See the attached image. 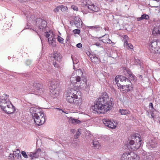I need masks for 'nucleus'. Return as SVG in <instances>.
Returning a JSON list of instances; mask_svg holds the SVG:
<instances>
[{
	"label": "nucleus",
	"mask_w": 160,
	"mask_h": 160,
	"mask_svg": "<svg viewBox=\"0 0 160 160\" xmlns=\"http://www.w3.org/2000/svg\"><path fill=\"white\" fill-rule=\"evenodd\" d=\"M113 105L112 98H109L106 92H102L96 103L92 106V112L95 113H105L110 110Z\"/></svg>",
	"instance_id": "nucleus-1"
},
{
	"label": "nucleus",
	"mask_w": 160,
	"mask_h": 160,
	"mask_svg": "<svg viewBox=\"0 0 160 160\" xmlns=\"http://www.w3.org/2000/svg\"><path fill=\"white\" fill-rule=\"evenodd\" d=\"M132 139L129 140V145L130 148L133 150H135L138 149L141 144V139L139 136L136 135H133L132 137Z\"/></svg>",
	"instance_id": "nucleus-2"
},
{
	"label": "nucleus",
	"mask_w": 160,
	"mask_h": 160,
	"mask_svg": "<svg viewBox=\"0 0 160 160\" xmlns=\"http://www.w3.org/2000/svg\"><path fill=\"white\" fill-rule=\"evenodd\" d=\"M28 90L31 93L36 95L41 94L43 91L42 85L38 83H33V85L29 84L28 85Z\"/></svg>",
	"instance_id": "nucleus-3"
},
{
	"label": "nucleus",
	"mask_w": 160,
	"mask_h": 160,
	"mask_svg": "<svg viewBox=\"0 0 160 160\" xmlns=\"http://www.w3.org/2000/svg\"><path fill=\"white\" fill-rule=\"evenodd\" d=\"M81 94L79 91H78L73 89L69 90L66 94V99L69 103L72 104L76 98H77L78 94Z\"/></svg>",
	"instance_id": "nucleus-4"
},
{
	"label": "nucleus",
	"mask_w": 160,
	"mask_h": 160,
	"mask_svg": "<svg viewBox=\"0 0 160 160\" xmlns=\"http://www.w3.org/2000/svg\"><path fill=\"white\" fill-rule=\"evenodd\" d=\"M149 49L151 52L160 53V42L153 41L150 42Z\"/></svg>",
	"instance_id": "nucleus-5"
},
{
	"label": "nucleus",
	"mask_w": 160,
	"mask_h": 160,
	"mask_svg": "<svg viewBox=\"0 0 160 160\" xmlns=\"http://www.w3.org/2000/svg\"><path fill=\"white\" fill-rule=\"evenodd\" d=\"M59 86V84L55 81H52L51 83V85L49 87L50 89L51 95L54 98L58 96L59 93V90L58 87Z\"/></svg>",
	"instance_id": "nucleus-6"
},
{
	"label": "nucleus",
	"mask_w": 160,
	"mask_h": 160,
	"mask_svg": "<svg viewBox=\"0 0 160 160\" xmlns=\"http://www.w3.org/2000/svg\"><path fill=\"white\" fill-rule=\"evenodd\" d=\"M76 74L75 75L74 74L71 76L70 78V81L72 83H77L78 82H79L81 81V77L83 75V72L80 69H78L76 70Z\"/></svg>",
	"instance_id": "nucleus-7"
},
{
	"label": "nucleus",
	"mask_w": 160,
	"mask_h": 160,
	"mask_svg": "<svg viewBox=\"0 0 160 160\" xmlns=\"http://www.w3.org/2000/svg\"><path fill=\"white\" fill-rule=\"evenodd\" d=\"M45 36L47 38H48V41L49 44L53 47H55L56 38L53 33L50 32H45Z\"/></svg>",
	"instance_id": "nucleus-8"
},
{
	"label": "nucleus",
	"mask_w": 160,
	"mask_h": 160,
	"mask_svg": "<svg viewBox=\"0 0 160 160\" xmlns=\"http://www.w3.org/2000/svg\"><path fill=\"white\" fill-rule=\"evenodd\" d=\"M9 95L6 94H4L3 95L0 96V107L2 109L5 108L7 104L10 102L9 99Z\"/></svg>",
	"instance_id": "nucleus-9"
},
{
	"label": "nucleus",
	"mask_w": 160,
	"mask_h": 160,
	"mask_svg": "<svg viewBox=\"0 0 160 160\" xmlns=\"http://www.w3.org/2000/svg\"><path fill=\"white\" fill-rule=\"evenodd\" d=\"M35 24L36 27L41 31H42L47 26L46 21L40 18L37 19L36 23Z\"/></svg>",
	"instance_id": "nucleus-10"
},
{
	"label": "nucleus",
	"mask_w": 160,
	"mask_h": 160,
	"mask_svg": "<svg viewBox=\"0 0 160 160\" xmlns=\"http://www.w3.org/2000/svg\"><path fill=\"white\" fill-rule=\"evenodd\" d=\"M32 118L34 119V122L38 126L42 125L45 121V117L43 113H42Z\"/></svg>",
	"instance_id": "nucleus-11"
},
{
	"label": "nucleus",
	"mask_w": 160,
	"mask_h": 160,
	"mask_svg": "<svg viewBox=\"0 0 160 160\" xmlns=\"http://www.w3.org/2000/svg\"><path fill=\"white\" fill-rule=\"evenodd\" d=\"M8 104H7L5 108H4L2 110L8 114H10L13 113L15 111V108L14 106L10 102H8Z\"/></svg>",
	"instance_id": "nucleus-12"
},
{
	"label": "nucleus",
	"mask_w": 160,
	"mask_h": 160,
	"mask_svg": "<svg viewBox=\"0 0 160 160\" xmlns=\"http://www.w3.org/2000/svg\"><path fill=\"white\" fill-rule=\"evenodd\" d=\"M123 73L131 81H134L135 78V76L133 75L131 71L128 68H125L123 72Z\"/></svg>",
	"instance_id": "nucleus-13"
},
{
	"label": "nucleus",
	"mask_w": 160,
	"mask_h": 160,
	"mask_svg": "<svg viewBox=\"0 0 160 160\" xmlns=\"http://www.w3.org/2000/svg\"><path fill=\"white\" fill-rule=\"evenodd\" d=\"M29 111L32 115V118L37 117V116L40 115L41 112L39 109L34 107H31L30 108Z\"/></svg>",
	"instance_id": "nucleus-14"
},
{
	"label": "nucleus",
	"mask_w": 160,
	"mask_h": 160,
	"mask_svg": "<svg viewBox=\"0 0 160 160\" xmlns=\"http://www.w3.org/2000/svg\"><path fill=\"white\" fill-rule=\"evenodd\" d=\"M128 37L127 36L124 35L123 36L122 41L124 42V47L128 49H133V46L131 43H129L128 42Z\"/></svg>",
	"instance_id": "nucleus-15"
},
{
	"label": "nucleus",
	"mask_w": 160,
	"mask_h": 160,
	"mask_svg": "<svg viewBox=\"0 0 160 160\" xmlns=\"http://www.w3.org/2000/svg\"><path fill=\"white\" fill-rule=\"evenodd\" d=\"M102 121L104 125L110 128H115L116 127V126L114 125L113 122L108 119H104Z\"/></svg>",
	"instance_id": "nucleus-16"
},
{
	"label": "nucleus",
	"mask_w": 160,
	"mask_h": 160,
	"mask_svg": "<svg viewBox=\"0 0 160 160\" xmlns=\"http://www.w3.org/2000/svg\"><path fill=\"white\" fill-rule=\"evenodd\" d=\"M74 24L78 28H80L82 24V22L78 16L75 17L74 19Z\"/></svg>",
	"instance_id": "nucleus-17"
},
{
	"label": "nucleus",
	"mask_w": 160,
	"mask_h": 160,
	"mask_svg": "<svg viewBox=\"0 0 160 160\" xmlns=\"http://www.w3.org/2000/svg\"><path fill=\"white\" fill-rule=\"evenodd\" d=\"M35 158H38L39 157H42L45 155V153L41 150V149L38 148L34 152Z\"/></svg>",
	"instance_id": "nucleus-18"
},
{
	"label": "nucleus",
	"mask_w": 160,
	"mask_h": 160,
	"mask_svg": "<svg viewBox=\"0 0 160 160\" xmlns=\"http://www.w3.org/2000/svg\"><path fill=\"white\" fill-rule=\"evenodd\" d=\"M129 156V160H139V156L132 152H130Z\"/></svg>",
	"instance_id": "nucleus-19"
},
{
	"label": "nucleus",
	"mask_w": 160,
	"mask_h": 160,
	"mask_svg": "<svg viewBox=\"0 0 160 160\" xmlns=\"http://www.w3.org/2000/svg\"><path fill=\"white\" fill-rule=\"evenodd\" d=\"M77 98H76L73 104L77 105L78 106H79L82 103V100L81 94H78Z\"/></svg>",
	"instance_id": "nucleus-20"
},
{
	"label": "nucleus",
	"mask_w": 160,
	"mask_h": 160,
	"mask_svg": "<svg viewBox=\"0 0 160 160\" xmlns=\"http://www.w3.org/2000/svg\"><path fill=\"white\" fill-rule=\"evenodd\" d=\"M87 7L90 10L94 12H98L99 9V8L97 6L94 5L93 4L88 5Z\"/></svg>",
	"instance_id": "nucleus-21"
},
{
	"label": "nucleus",
	"mask_w": 160,
	"mask_h": 160,
	"mask_svg": "<svg viewBox=\"0 0 160 160\" xmlns=\"http://www.w3.org/2000/svg\"><path fill=\"white\" fill-rule=\"evenodd\" d=\"M152 33L154 36L158 34L160 35V25L155 26L153 29Z\"/></svg>",
	"instance_id": "nucleus-22"
},
{
	"label": "nucleus",
	"mask_w": 160,
	"mask_h": 160,
	"mask_svg": "<svg viewBox=\"0 0 160 160\" xmlns=\"http://www.w3.org/2000/svg\"><path fill=\"white\" fill-rule=\"evenodd\" d=\"M118 88L120 90L121 92H127V85H121L120 83H118L117 85Z\"/></svg>",
	"instance_id": "nucleus-23"
},
{
	"label": "nucleus",
	"mask_w": 160,
	"mask_h": 160,
	"mask_svg": "<svg viewBox=\"0 0 160 160\" xmlns=\"http://www.w3.org/2000/svg\"><path fill=\"white\" fill-rule=\"evenodd\" d=\"M69 122L70 123L74 125H76L81 123V122L80 120L72 117H70V118L69 119Z\"/></svg>",
	"instance_id": "nucleus-24"
},
{
	"label": "nucleus",
	"mask_w": 160,
	"mask_h": 160,
	"mask_svg": "<svg viewBox=\"0 0 160 160\" xmlns=\"http://www.w3.org/2000/svg\"><path fill=\"white\" fill-rule=\"evenodd\" d=\"M129 154L130 152H128L123 153L121 158V160H129Z\"/></svg>",
	"instance_id": "nucleus-25"
},
{
	"label": "nucleus",
	"mask_w": 160,
	"mask_h": 160,
	"mask_svg": "<svg viewBox=\"0 0 160 160\" xmlns=\"http://www.w3.org/2000/svg\"><path fill=\"white\" fill-rule=\"evenodd\" d=\"M13 153L15 158L18 159H20L21 158L20 151L18 149H17L16 151H14Z\"/></svg>",
	"instance_id": "nucleus-26"
},
{
	"label": "nucleus",
	"mask_w": 160,
	"mask_h": 160,
	"mask_svg": "<svg viewBox=\"0 0 160 160\" xmlns=\"http://www.w3.org/2000/svg\"><path fill=\"white\" fill-rule=\"evenodd\" d=\"M83 82H84L83 83L82 82H81L80 83V84L79 85L80 88L84 89H88V86L87 85V82H86V81H83Z\"/></svg>",
	"instance_id": "nucleus-27"
},
{
	"label": "nucleus",
	"mask_w": 160,
	"mask_h": 160,
	"mask_svg": "<svg viewBox=\"0 0 160 160\" xmlns=\"http://www.w3.org/2000/svg\"><path fill=\"white\" fill-rule=\"evenodd\" d=\"M109 36L108 35L105 34V35L102 36V37L99 38V39L100 38V39L99 40H100L101 39V38H102V39L101 40L104 43H107L108 39Z\"/></svg>",
	"instance_id": "nucleus-28"
},
{
	"label": "nucleus",
	"mask_w": 160,
	"mask_h": 160,
	"mask_svg": "<svg viewBox=\"0 0 160 160\" xmlns=\"http://www.w3.org/2000/svg\"><path fill=\"white\" fill-rule=\"evenodd\" d=\"M53 58L55 60H56L59 62H60L61 60V58L60 55L58 53H55L53 54Z\"/></svg>",
	"instance_id": "nucleus-29"
},
{
	"label": "nucleus",
	"mask_w": 160,
	"mask_h": 160,
	"mask_svg": "<svg viewBox=\"0 0 160 160\" xmlns=\"http://www.w3.org/2000/svg\"><path fill=\"white\" fill-rule=\"evenodd\" d=\"M119 80L121 82H126L127 81L128 82L129 81H130V79H129V78H128L125 76H119Z\"/></svg>",
	"instance_id": "nucleus-30"
},
{
	"label": "nucleus",
	"mask_w": 160,
	"mask_h": 160,
	"mask_svg": "<svg viewBox=\"0 0 160 160\" xmlns=\"http://www.w3.org/2000/svg\"><path fill=\"white\" fill-rule=\"evenodd\" d=\"M119 112L122 115L128 114L130 113V112L128 110L123 109H120Z\"/></svg>",
	"instance_id": "nucleus-31"
},
{
	"label": "nucleus",
	"mask_w": 160,
	"mask_h": 160,
	"mask_svg": "<svg viewBox=\"0 0 160 160\" xmlns=\"http://www.w3.org/2000/svg\"><path fill=\"white\" fill-rule=\"evenodd\" d=\"M92 135L90 133H87L85 136V139L88 142H90L92 139Z\"/></svg>",
	"instance_id": "nucleus-32"
},
{
	"label": "nucleus",
	"mask_w": 160,
	"mask_h": 160,
	"mask_svg": "<svg viewBox=\"0 0 160 160\" xmlns=\"http://www.w3.org/2000/svg\"><path fill=\"white\" fill-rule=\"evenodd\" d=\"M93 147L96 149H98L99 147V142L97 141H93L92 142Z\"/></svg>",
	"instance_id": "nucleus-33"
},
{
	"label": "nucleus",
	"mask_w": 160,
	"mask_h": 160,
	"mask_svg": "<svg viewBox=\"0 0 160 160\" xmlns=\"http://www.w3.org/2000/svg\"><path fill=\"white\" fill-rule=\"evenodd\" d=\"M37 18H35V17L34 15H32L30 18V20L32 21V22L36 23V22Z\"/></svg>",
	"instance_id": "nucleus-34"
},
{
	"label": "nucleus",
	"mask_w": 160,
	"mask_h": 160,
	"mask_svg": "<svg viewBox=\"0 0 160 160\" xmlns=\"http://www.w3.org/2000/svg\"><path fill=\"white\" fill-rule=\"evenodd\" d=\"M91 28L94 29L96 31L100 30L102 28L99 26H94L91 27Z\"/></svg>",
	"instance_id": "nucleus-35"
},
{
	"label": "nucleus",
	"mask_w": 160,
	"mask_h": 160,
	"mask_svg": "<svg viewBox=\"0 0 160 160\" xmlns=\"http://www.w3.org/2000/svg\"><path fill=\"white\" fill-rule=\"evenodd\" d=\"M59 9L62 12H64L67 11L68 9L67 7L63 5L59 6Z\"/></svg>",
	"instance_id": "nucleus-36"
},
{
	"label": "nucleus",
	"mask_w": 160,
	"mask_h": 160,
	"mask_svg": "<svg viewBox=\"0 0 160 160\" xmlns=\"http://www.w3.org/2000/svg\"><path fill=\"white\" fill-rule=\"evenodd\" d=\"M91 59L92 62H97L98 60V58L96 56H93V57H91Z\"/></svg>",
	"instance_id": "nucleus-37"
},
{
	"label": "nucleus",
	"mask_w": 160,
	"mask_h": 160,
	"mask_svg": "<svg viewBox=\"0 0 160 160\" xmlns=\"http://www.w3.org/2000/svg\"><path fill=\"white\" fill-rule=\"evenodd\" d=\"M57 38V40L59 42L61 43H63L64 39L58 36Z\"/></svg>",
	"instance_id": "nucleus-38"
},
{
	"label": "nucleus",
	"mask_w": 160,
	"mask_h": 160,
	"mask_svg": "<svg viewBox=\"0 0 160 160\" xmlns=\"http://www.w3.org/2000/svg\"><path fill=\"white\" fill-rule=\"evenodd\" d=\"M119 80V76H117L113 81V82L114 83L118 85V84L119 83L118 82Z\"/></svg>",
	"instance_id": "nucleus-39"
},
{
	"label": "nucleus",
	"mask_w": 160,
	"mask_h": 160,
	"mask_svg": "<svg viewBox=\"0 0 160 160\" xmlns=\"http://www.w3.org/2000/svg\"><path fill=\"white\" fill-rule=\"evenodd\" d=\"M28 156L32 159H33L34 158H35L34 152H30L28 154Z\"/></svg>",
	"instance_id": "nucleus-40"
},
{
	"label": "nucleus",
	"mask_w": 160,
	"mask_h": 160,
	"mask_svg": "<svg viewBox=\"0 0 160 160\" xmlns=\"http://www.w3.org/2000/svg\"><path fill=\"white\" fill-rule=\"evenodd\" d=\"M142 17L143 18L142 19H146L147 20L149 18V16L148 15L146 14H143L142 15Z\"/></svg>",
	"instance_id": "nucleus-41"
},
{
	"label": "nucleus",
	"mask_w": 160,
	"mask_h": 160,
	"mask_svg": "<svg viewBox=\"0 0 160 160\" xmlns=\"http://www.w3.org/2000/svg\"><path fill=\"white\" fill-rule=\"evenodd\" d=\"M21 154H22V156L24 158H28V155H27L26 152L25 151H22L21 152Z\"/></svg>",
	"instance_id": "nucleus-42"
},
{
	"label": "nucleus",
	"mask_w": 160,
	"mask_h": 160,
	"mask_svg": "<svg viewBox=\"0 0 160 160\" xmlns=\"http://www.w3.org/2000/svg\"><path fill=\"white\" fill-rule=\"evenodd\" d=\"M81 133L79 131V130L77 131L75 135L74 136L75 138H78V137L80 135Z\"/></svg>",
	"instance_id": "nucleus-43"
},
{
	"label": "nucleus",
	"mask_w": 160,
	"mask_h": 160,
	"mask_svg": "<svg viewBox=\"0 0 160 160\" xmlns=\"http://www.w3.org/2000/svg\"><path fill=\"white\" fill-rule=\"evenodd\" d=\"M132 88V87L131 85H130L129 84H128L127 86V92H128V91H130L131 90Z\"/></svg>",
	"instance_id": "nucleus-44"
},
{
	"label": "nucleus",
	"mask_w": 160,
	"mask_h": 160,
	"mask_svg": "<svg viewBox=\"0 0 160 160\" xmlns=\"http://www.w3.org/2000/svg\"><path fill=\"white\" fill-rule=\"evenodd\" d=\"M73 32L75 34H79L80 32V30L78 29H76L74 30Z\"/></svg>",
	"instance_id": "nucleus-45"
},
{
	"label": "nucleus",
	"mask_w": 160,
	"mask_h": 160,
	"mask_svg": "<svg viewBox=\"0 0 160 160\" xmlns=\"http://www.w3.org/2000/svg\"><path fill=\"white\" fill-rule=\"evenodd\" d=\"M71 8L73 9L74 10L78 11V8L75 6L72 5L71 6Z\"/></svg>",
	"instance_id": "nucleus-46"
},
{
	"label": "nucleus",
	"mask_w": 160,
	"mask_h": 160,
	"mask_svg": "<svg viewBox=\"0 0 160 160\" xmlns=\"http://www.w3.org/2000/svg\"><path fill=\"white\" fill-rule=\"evenodd\" d=\"M59 6L57 7L54 9V12L56 13L58 12L59 11V10H60L59 9Z\"/></svg>",
	"instance_id": "nucleus-47"
},
{
	"label": "nucleus",
	"mask_w": 160,
	"mask_h": 160,
	"mask_svg": "<svg viewBox=\"0 0 160 160\" xmlns=\"http://www.w3.org/2000/svg\"><path fill=\"white\" fill-rule=\"evenodd\" d=\"M9 157L10 159H13L15 158L14 155L13 154H9Z\"/></svg>",
	"instance_id": "nucleus-48"
},
{
	"label": "nucleus",
	"mask_w": 160,
	"mask_h": 160,
	"mask_svg": "<svg viewBox=\"0 0 160 160\" xmlns=\"http://www.w3.org/2000/svg\"><path fill=\"white\" fill-rule=\"evenodd\" d=\"M135 62H136V64L137 65L140 64V61L139 60H136L135 59Z\"/></svg>",
	"instance_id": "nucleus-49"
},
{
	"label": "nucleus",
	"mask_w": 160,
	"mask_h": 160,
	"mask_svg": "<svg viewBox=\"0 0 160 160\" xmlns=\"http://www.w3.org/2000/svg\"><path fill=\"white\" fill-rule=\"evenodd\" d=\"M151 156L150 155L147 156L146 157V158L147 160H151Z\"/></svg>",
	"instance_id": "nucleus-50"
},
{
	"label": "nucleus",
	"mask_w": 160,
	"mask_h": 160,
	"mask_svg": "<svg viewBox=\"0 0 160 160\" xmlns=\"http://www.w3.org/2000/svg\"><path fill=\"white\" fill-rule=\"evenodd\" d=\"M76 46L78 48H80L82 47V44L81 43H79L77 44L76 45Z\"/></svg>",
	"instance_id": "nucleus-51"
},
{
	"label": "nucleus",
	"mask_w": 160,
	"mask_h": 160,
	"mask_svg": "<svg viewBox=\"0 0 160 160\" xmlns=\"http://www.w3.org/2000/svg\"><path fill=\"white\" fill-rule=\"evenodd\" d=\"M112 42L111 41V40L109 38H108L106 43L110 44V43H111Z\"/></svg>",
	"instance_id": "nucleus-52"
},
{
	"label": "nucleus",
	"mask_w": 160,
	"mask_h": 160,
	"mask_svg": "<svg viewBox=\"0 0 160 160\" xmlns=\"http://www.w3.org/2000/svg\"><path fill=\"white\" fill-rule=\"evenodd\" d=\"M149 108H151L152 109L153 108V104L152 102H150L149 104Z\"/></svg>",
	"instance_id": "nucleus-53"
},
{
	"label": "nucleus",
	"mask_w": 160,
	"mask_h": 160,
	"mask_svg": "<svg viewBox=\"0 0 160 160\" xmlns=\"http://www.w3.org/2000/svg\"><path fill=\"white\" fill-rule=\"evenodd\" d=\"M56 109L58 110L60 112L62 113V112H64L65 113H66L65 112H64L61 109L59 108H57Z\"/></svg>",
	"instance_id": "nucleus-54"
},
{
	"label": "nucleus",
	"mask_w": 160,
	"mask_h": 160,
	"mask_svg": "<svg viewBox=\"0 0 160 160\" xmlns=\"http://www.w3.org/2000/svg\"><path fill=\"white\" fill-rule=\"evenodd\" d=\"M142 18H143L141 16V17L137 18V21H139L142 20Z\"/></svg>",
	"instance_id": "nucleus-55"
},
{
	"label": "nucleus",
	"mask_w": 160,
	"mask_h": 160,
	"mask_svg": "<svg viewBox=\"0 0 160 160\" xmlns=\"http://www.w3.org/2000/svg\"><path fill=\"white\" fill-rule=\"evenodd\" d=\"M53 64L55 67H57L58 66V64L56 63V62H53Z\"/></svg>",
	"instance_id": "nucleus-56"
},
{
	"label": "nucleus",
	"mask_w": 160,
	"mask_h": 160,
	"mask_svg": "<svg viewBox=\"0 0 160 160\" xmlns=\"http://www.w3.org/2000/svg\"><path fill=\"white\" fill-rule=\"evenodd\" d=\"M70 132H72V133H74L75 132V130L73 129H71L70 130Z\"/></svg>",
	"instance_id": "nucleus-57"
},
{
	"label": "nucleus",
	"mask_w": 160,
	"mask_h": 160,
	"mask_svg": "<svg viewBox=\"0 0 160 160\" xmlns=\"http://www.w3.org/2000/svg\"><path fill=\"white\" fill-rule=\"evenodd\" d=\"M95 45L97 46H99L100 45V44L99 42H96Z\"/></svg>",
	"instance_id": "nucleus-58"
},
{
	"label": "nucleus",
	"mask_w": 160,
	"mask_h": 160,
	"mask_svg": "<svg viewBox=\"0 0 160 160\" xmlns=\"http://www.w3.org/2000/svg\"><path fill=\"white\" fill-rule=\"evenodd\" d=\"M18 0L21 2H25L26 1H27V0Z\"/></svg>",
	"instance_id": "nucleus-59"
},
{
	"label": "nucleus",
	"mask_w": 160,
	"mask_h": 160,
	"mask_svg": "<svg viewBox=\"0 0 160 160\" xmlns=\"http://www.w3.org/2000/svg\"><path fill=\"white\" fill-rule=\"evenodd\" d=\"M73 64H74L75 62H74V61H73Z\"/></svg>",
	"instance_id": "nucleus-60"
},
{
	"label": "nucleus",
	"mask_w": 160,
	"mask_h": 160,
	"mask_svg": "<svg viewBox=\"0 0 160 160\" xmlns=\"http://www.w3.org/2000/svg\"><path fill=\"white\" fill-rule=\"evenodd\" d=\"M159 123H160V120H159Z\"/></svg>",
	"instance_id": "nucleus-61"
},
{
	"label": "nucleus",
	"mask_w": 160,
	"mask_h": 160,
	"mask_svg": "<svg viewBox=\"0 0 160 160\" xmlns=\"http://www.w3.org/2000/svg\"><path fill=\"white\" fill-rule=\"evenodd\" d=\"M151 116H152V118L153 117V116H152V114L151 115Z\"/></svg>",
	"instance_id": "nucleus-62"
},
{
	"label": "nucleus",
	"mask_w": 160,
	"mask_h": 160,
	"mask_svg": "<svg viewBox=\"0 0 160 160\" xmlns=\"http://www.w3.org/2000/svg\"><path fill=\"white\" fill-rule=\"evenodd\" d=\"M72 60H73V59H72Z\"/></svg>",
	"instance_id": "nucleus-63"
},
{
	"label": "nucleus",
	"mask_w": 160,
	"mask_h": 160,
	"mask_svg": "<svg viewBox=\"0 0 160 160\" xmlns=\"http://www.w3.org/2000/svg\"><path fill=\"white\" fill-rule=\"evenodd\" d=\"M77 62H76V63H77Z\"/></svg>",
	"instance_id": "nucleus-64"
}]
</instances>
